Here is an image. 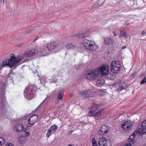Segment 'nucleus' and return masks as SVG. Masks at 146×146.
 <instances>
[{"mask_svg": "<svg viewBox=\"0 0 146 146\" xmlns=\"http://www.w3.org/2000/svg\"><path fill=\"white\" fill-rule=\"evenodd\" d=\"M109 70V66L107 65L103 64L99 68L88 71L84 75V77L87 80H93L96 79L100 74L102 76H108Z\"/></svg>", "mask_w": 146, "mask_h": 146, "instance_id": "1", "label": "nucleus"}, {"mask_svg": "<svg viewBox=\"0 0 146 146\" xmlns=\"http://www.w3.org/2000/svg\"><path fill=\"white\" fill-rule=\"evenodd\" d=\"M23 58V57L20 56L17 58L14 55L11 56V58L9 59L4 60L0 65V70L3 67L5 66H8L11 68L20 62Z\"/></svg>", "mask_w": 146, "mask_h": 146, "instance_id": "2", "label": "nucleus"}, {"mask_svg": "<svg viewBox=\"0 0 146 146\" xmlns=\"http://www.w3.org/2000/svg\"><path fill=\"white\" fill-rule=\"evenodd\" d=\"M101 106L97 104L93 105L89 114V116H94L95 119L98 120L99 117L101 116Z\"/></svg>", "mask_w": 146, "mask_h": 146, "instance_id": "3", "label": "nucleus"}, {"mask_svg": "<svg viewBox=\"0 0 146 146\" xmlns=\"http://www.w3.org/2000/svg\"><path fill=\"white\" fill-rule=\"evenodd\" d=\"M83 44L86 49L91 51L96 50L98 48L95 43L91 40L84 39L83 42Z\"/></svg>", "mask_w": 146, "mask_h": 146, "instance_id": "4", "label": "nucleus"}, {"mask_svg": "<svg viewBox=\"0 0 146 146\" xmlns=\"http://www.w3.org/2000/svg\"><path fill=\"white\" fill-rule=\"evenodd\" d=\"M35 90L34 88H30L28 86L27 87L26 90L24 91V96L27 99L30 100L34 97L35 94Z\"/></svg>", "mask_w": 146, "mask_h": 146, "instance_id": "5", "label": "nucleus"}, {"mask_svg": "<svg viewBox=\"0 0 146 146\" xmlns=\"http://www.w3.org/2000/svg\"><path fill=\"white\" fill-rule=\"evenodd\" d=\"M111 71L115 73H117L120 71L121 65L119 61L114 60L111 63L110 66Z\"/></svg>", "mask_w": 146, "mask_h": 146, "instance_id": "6", "label": "nucleus"}, {"mask_svg": "<svg viewBox=\"0 0 146 146\" xmlns=\"http://www.w3.org/2000/svg\"><path fill=\"white\" fill-rule=\"evenodd\" d=\"M79 94L81 96L83 97H91L94 96V92L90 89L80 91Z\"/></svg>", "mask_w": 146, "mask_h": 146, "instance_id": "7", "label": "nucleus"}, {"mask_svg": "<svg viewBox=\"0 0 146 146\" xmlns=\"http://www.w3.org/2000/svg\"><path fill=\"white\" fill-rule=\"evenodd\" d=\"M133 126V122L130 121L125 122L122 123L121 128L125 131L131 130Z\"/></svg>", "mask_w": 146, "mask_h": 146, "instance_id": "8", "label": "nucleus"}, {"mask_svg": "<svg viewBox=\"0 0 146 146\" xmlns=\"http://www.w3.org/2000/svg\"><path fill=\"white\" fill-rule=\"evenodd\" d=\"M38 116L37 115H33L29 119V123L27 124V126L29 127L32 126L35 123L38 121Z\"/></svg>", "mask_w": 146, "mask_h": 146, "instance_id": "9", "label": "nucleus"}, {"mask_svg": "<svg viewBox=\"0 0 146 146\" xmlns=\"http://www.w3.org/2000/svg\"><path fill=\"white\" fill-rule=\"evenodd\" d=\"M57 127L56 125H54L51 126L49 128L46 133V136L48 137L52 134H53L56 130Z\"/></svg>", "mask_w": 146, "mask_h": 146, "instance_id": "10", "label": "nucleus"}, {"mask_svg": "<svg viewBox=\"0 0 146 146\" xmlns=\"http://www.w3.org/2000/svg\"><path fill=\"white\" fill-rule=\"evenodd\" d=\"M139 131L141 135H143L146 133V120L142 123L141 127L139 129Z\"/></svg>", "mask_w": 146, "mask_h": 146, "instance_id": "11", "label": "nucleus"}, {"mask_svg": "<svg viewBox=\"0 0 146 146\" xmlns=\"http://www.w3.org/2000/svg\"><path fill=\"white\" fill-rule=\"evenodd\" d=\"M58 44L56 42L52 41L48 44L46 46V48L49 50H52L56 48Z\"/></svg>", "mask_w": 146, "mask_h": 146, "instance_id": "12", "label": "nucleus"}, {"mask_svg": "<svg viewBox=\"0 0 146 146\" xmlns=\"http://www.w3.org/2000/svg\"><path fill=\"white\" fill-rule=\"evenodd\" d=\"M38 52V51L35 49L33 50L25 52L24 56L25 57H31L35 55Z\"/></svg>", "mask_w": 146, "mask_h": 146, "instance_id": "13", "label": "nucleus"}, {"mask_svg": "<svg viewBox=\"0 0 146 146\" xmlns=\"http://www.w3.org/2000/svg\"><path fill=\"white\" fill-rule=\"evenodd\" d=\"M5 95L4 93L0 95V102L2 108H3L7 104Z\"/></svg>", "mask_w": 146, "mask_h": 146, "instance_id": "14", "label": "nucleus"}, {"mask_svg": "<svg viewBox=\"0 0 146 146\" xmlns=\"http://www.w3.org/2000/svg\"><path fill=\"white\" fill-rule=\"evenodd\" d=\"M90 32L89 29H87L80 31L78 33V36H88L89 35Z\"/></svg>", "mask_w": 146, "mask_h": 146, "instance_id": "15", "label": "nucleus"}, {"mask_svg": "<svg viewBox=\"0 0 146 146\" xmlns=\"http://www.w3.org/2000/svg\"><path fill=\"white\" fill-rule=\"evenodd\" d=\"M98 144L99 146H107L108 145L106 139L103 137L100 139Z\"/></svg>", "mask_w": 146, "mask_h": 146, "instance_id": "16", "label": "nucleus"}, {"mask_svg": "<svg viewBox=\"0 0 146 146\" xmlns=\"http://www.w3.org/2000/svg\"><path fill=\"white\" fill-rule=\"evenodd\" d=\"M118 84L119 85V87L117 90V92H120L123 89L125 88L124 87V86L125 84H121L119 82H115L112 84V86H115Z\"/></svg>", "mask_w": 146, "mask_h": 146, "instance_id": "17", "label": "nucleus"}, {"mask_svg": "<svg viewBox=\"0 0 146 146\" xmlns=\"http://www.w3.org/2000/svg\"><path fill=\"white\" fill-rule=\"evenodd\" d=\"M23 129V125L21 124H17L14 126V130L17 132H19L22 131Z\"/></svg>", "mask_w": 146, "mask_h": 146, "instance_id": "18", "label": "nucleus"}, {"mask_svg": "<svg viewBox=\"0 0 146 146\" xmlns=\"http://www.w3.org/2000/svg\"><path fill=\"white\" fill-rule=\"evenodd\" d=\"M38 26H36L33 27L31 29L26 30L23 32V34L22 35H26L29 34L31 32L36 30L38 28H39Z\"/></svg>", "mask_w": 146, "mask_h": 146, "instance_id": "19", "label": "nucleus"}, {"mask_svg": "<svg viewBox=\"0 0 146 146\" xmlns=\"http://www.w3.org/2000/svg\"><path fill=\"white\" fill-rule=\"evenodd\" d=\"M104 41L105 44L108 45H110L113 42V40L110 37H106L104 38Z\"/></svg>", "mask_w": 146, "mask_h": 146, "instance_id": "20", "label": "nucleus"}, {"mask_svg": "<svg viewBox=\"0 0 146 146\" xmlns=\"http://www.w3.org/2000/svg\"><path fill=\"white\" fill-rule=\"evenodd\" d=\"M103 132V134H106L109 131V127L105 125H103L100 129Z\"/></svg>", "mask_w": 146, "mask_h": 146, "instance_id": "21", "label": "nucleus"}, {"mask_svg": "<svg viewBox=\"0 0 146 146\" xmlns=\"http://www.w3.org/2000/svg\"><path fill=\"white\" fill-rule=\"evenodd\" d=\"M18 139L19 142L22 144H24L26 141L25 137L23 136H20Z\"/></svg>", "mask_w": 146, "mask_h": 146, "instance_id": "22", "label": "nucleus"}, {"mask_svg": "<svg viewBox=\"0 0 146 146\" xmlns=\"http://www.w3.org/2000/svg\"><path fill=\"white\" fill-rule=\"evenodd\" d=\"M105 81L104 80H99L97 81L96 85L98 86H100L103 85Z\"/></svg>", "mask_w": 146, "mask_h": 146, "instance_id": "23", "label": "nucleus"}, {"mask_svg": "<svg viewBox=\"0 0 146 146\" xmlns=\"http://www.w3.org/2000/svg\"><path fill=\"white\" fill-rule=\"evenodd\" d=\"M104 2V0H98L97 1V3L94 5V7L96 8L99 6V5H102Z\"/></svg>", "mask_w": 146, "mask_h": 146, "instance_id": "24", "label": "nucleus"}, {"mask_svg": "<svg viewBox=\"0 0 146 146\" xmlns=\"http://www.w3.org/2000/svg\"><path fill=\"white\" fill-rule=\"evenodd\" d=\"M64 92L63 90H61L59 92L58 95V96L57 98L60 100L62 99L63 97V93Z\"/></svg>", "mask_w": 146, "mask_h": 146, "instance_id": "25", "label": "nucleus"}, {"mask_svg": "<svg viewBox=\"0 0 146 146\" xmlns=\"http://www.w3.org/2000/svg\"><path fill=\"white\" fill-rule=\"evenodd\" d=\"M129 35V33L126 31H120V36H127Z\"/></svg>", "mask_w": 146, "mask_h": 146, "instance_id": "26", "label": "nucleus"}, {"mask_svg": "<svg viewBox=\"0 0 146 146\" xmlns=\"http://www.w3.org/2000/svg\"><path fill=\"white\" fill-rule=\"evenodd\" d=\"M66 48L68 50L70 49H72L75 48V46L71 43H69L66 46Z\"/></svg>", "mask_w": 146, "mask_h": 146, "instance_id": "27", "label": "nucleus"}, {"mask_svg": "<svg viewBox=\"0 0 146 146\" xmlns=\"http://www.w3.org/2000/svg\"><path fill=\"white\" fill-rule=\"evenodd\" d=\"M135 133H133L132 135H131L129 137V139H128V141L129 142L132 143H133L134 141V134Z\"/></svg>", "mask_w": 146, "mask_h": 146, "instance_id": "28", "label": "nucleus"}, {"mask_svg": "<svg viewBox=\"0 0 146 146\" xmlns=\"http://www.w3.org/2000/svg\"><path fill=\"white\" fill-rule=\"evenodd\" d=\"M92 146H98L97 142L96 141L95 139L94 138H93L92 139Z\"/></svg>", "mask_w": 146, "mask_h": 146, "instance_id": "29", "label": "nucleus"}, {"mask_svg": "<svg viewBox=\"0 0 146 146\" xmlns=\"http://www.w3.org/2000/svg\"><path fill=\"white\" fill-rule=\"evenodd\" d=\"M97 134L98 135H104V134H103V132L100 129V130L98 132Z\"/></svg>", "mask_w": 146, "mask_h": 146, "instance_id": "30", "label": "nucleus"}, {"mask_svg": "<svg viewBox=\"0 0 146 146\" xmlns=\"http://www.w3.org/2000/svg\"><path fill=\"white\" fill-rule=\"evenodd\" d=\"M145 83L146 84V77L144 78L140 82V84L141 85H142Z\"/></svg>", "mask_w": 146, "mask_h": 146, "instance_id": "31", "label": "nucleus"}, {"mask_svg": "<svg viewBox=\"0 0 146 146\" xmlns=\"http://www.w3.org/2000/svg\"><path fill=\"white\" fill-rule=\"evenodd\" d=\"M135 74L136 73L135 72H133V73L130 76V79H133V78L135 76Z\"/></svg>", "mask_w": 146, "mask_h": 146, "instance_id": "32", "label": "nucleus"}, {"mask_svg": "<svg viewBox=\"0 0 146 146\" xmlns=\"http://www.w3.org/2000/svg\"><path fill=\"white\" fill-rule=\"evenodd\" d=\"M6 146H14L13 144L11 142H7L6 145Z\"/></svg>", "mask_w": 146, "mask_h": 146, "instance_id": "33", "label": "nucleus"}, {"mask_svg": "<svg viewBox=\"0 0 146 146\" xmlns=\"http://www.w3.org/2000/svg\"><path fill=\"white\" fill-rule=\"evenodd\" d=\"M4 139L0 137V146H1L2 145L1 142L3 141L4 142Z\"/></svg>", "mask_w": 146, "mask_h": 146, "instance_id": "34", "label": "nucleus"}, {"mask_svg": "<svg viewBox=\"0 0 146 146\" xmlns=\"http://www.w3.org/2000/svg\"><path fill=\"white\" fill-rule=\"evenodd\" d=\"M46 103L45 102V99L41 103V104L39 105V106L37 108V109H38L40 106L42 104H45Z\"/></svg>", "mask_w": 146, "mask_h": 146, "instance_id": "35", "label": "nucleus"}, {"mask_svg": "<svg viewBox=\"0 0 146 146\" xmlns=\"http://www.w3.org/2000/svg\"><path fill=\"white\" fill-rule=\"evenodd\" d=\"M46 48H44V49L43 48H42V50L41 51L42 53H44L46 51Z\"/></svg>", "mask_w": 146, "mask_h": 146, "instance_id": "36", "label": "nucleus"}, {"mask_svg": "<svg viewBox=\"0 0 146 146\" xmlns=\"http://www.w3.org/2000/svg\"><path fill=\"white\" fill-rule=\"evenodd\" d=\"M75 68L77 70H78L79 68V65H76L75 67Z\"/></svg>", "mask_w": 146, "mask_h": 146, "instance_id": "37", "label": "nucleus"}, {"mask_svg": "<svg viewBox=\"0 0 146 146\" xmlns=\"http://www.w3.org/2000/svg\"><path fill=\"white\" fill-rule=\"evenodd\" d=\"M0 1L1 2H2L3 3H6L7 1V0H0Z\"/></svg>", "mask_w": 146, "mask_h": 146, "instance_id": "38", "label": "nucleus"}, {"mask_svg": "<svg viewBox=\"0 0 146 146\" xmlns=\"http://www.w3.org/2000/svg\"><path fill=\"white\" fill-rule=\"evenodd\" d=\"M146 33V32H145L144 31H143L142 32L141 34L143 35H145V34Z\"/></svg>", "mask_w": 146, "mask_h": 146, "instance_id": "39", "label": "nucleus"}, {"mask_svg": "<svg viewBox=\"0 0 146 146\" xmlns=\"http://www.w3.org/2000/svg\"><path fill=\"white\" fill-rule=\"evenodd\" d=\"M126 48V46H124L122 47V48L123 49H124Z\"/></svg>", "mask_w": 146, "mask_h": 146, "instance_id": "40", "label": "nucleus"}, {"mask_svg": "<svg viewBox=\"0 0 146 146\" xmlns=\"http://www.w3.org/2000/svg\"><path fill=\"white\" fill-rule=\"evenodd\" d=\"M80 123L81 124H82L84 125H85L86 124V123H83V122H80Z\"/></svg>", "mask_w": 146, "mask_h": 146, "instance_id": "41", "label": "nucleus"}, {"mask_svg": "<svg viewBox=\"0 0 146 146\" xmlns=\"http://www.w3.org/2000/svg\"><path fill=\"white\" fill-rule=\"evenodd\" d=\"M132 145H131V144H127V146H131Z\"/></svg>", "mask_w": 146, "mask_h": 146, "instance_id": "42", "label": "nucleus"}, {"mask_svg": "<svg viewBox=\"0 0 146 146\" xmlns=\"http://www.w3.org/2000/svg\"><path fill=\"white\" fill-rule=\"evenodd\" d=\"M113 33L115 36H116L117 35V34L115 33L114 32H113Z\"/></svg>", "mask_w": 146, "mask_h": 146, "instance_id": "43", "label": "nucleus"}, {"mask_svg": "<svg viewBox=\"0 0 146 146\" xmlns=\"http://www.w3.org/2000/svg\"><path fill=\"white\" fill-rule=\"evenodd\" d=\"M27 136L28 137L29 136V132H28V133H27Z\"/></svg>", "mask_w": 146, "mask_h": 146, "instance_id": "44", "label": "nucleus"}, {"mask_svg": "<svg viewBox=\"0 0 146 146\" xmlns=\"http://www.w3.org/2000/svg\"><path fill=\"white\" fill-rule=\"evenodd\" d=\"M73 131L72 130L70 131V134H71L72 133V132H73Z\"/></svg>", "mask_w": 146, "mask_h": 146, "instance_id": "45", "label": "nucleus"}, {"mask_svg": "<svg viewBox=\"0 0 146 146\" xmlns=\"http://www.w3.org/2000/svg\"><path fill=\"white\" fill-rule=\"evenodd\" d=\"M131 2H132L131 1H129V2H128V3H131Z\"/></svg>", "mask_w": 146, "mask_h": 146, "instance_id": "46", "label": "nucleus"}, {"mask_svg": "<svg viewBox=\"0 0 146 146\" xmlns=\"http://www.w3.org/2000/svg\"><path fill=\"white\" fill-rule=\"evenodd\" d=\"M127 5H128V6H129V7H130L131 6V5H128V4Z\"/></svg>", "mask_w": 146, "mask_h": 146, "instance_id": "47", "label": "nucleus"}, {"mask_svg": "<svg viewBox=\"0 0 146 146\" xmlns=\"http://www.w3.org/2000/svg\"><path fill=\"white\" fill-rule=\"evenodd\" d=\"M136 136V135H135V134H134V137L135 136Z\"/></svg>", "mask_w": 146, "mask_h": 146, "instance_id": "48", "label": "nucleus"}, {"mask_svg": "<svg viewBox=\"0 0 146 146\" xmlns=\"http://www.w3.org/2000/svg\"><path fill=\"white\" fill-rule=\"evenodd\" d=\"M143 1L142 0L141 1V2H143Z\"/></svg>", "mask_w": 146, "mask_h": 146, "instance_id": "49", "label": "nucleus"}, {"mask_svg": "<svg viewBox=\"0 0 146 146\" xmlns=\"http://www.w3.org/2000/svg\"><path fill=\"white\" fill-rule=\"evenodd\" d=\"M36 39H37V38H36V39L35 40H36Z\"/></svg>", "mask_w": 146, "mask_h": 146, "instance_id": "50", "label": "nucleus"}, {"mask_svg": "<svg viewBox=\"0 0 146 146\" xmlns=\"http://www.w3.org/2000/svg\"><path fill=\"white\" fill-rule=\"evenodd\" d=\"M72 95H72L71 94V96H72Z\"/></svg>", "mask_w": 146, "mask_h": 146, "instance_id": "51", "label": "nucleus"}, {"mask_svg": "<svg viewBox=\"0 0 146 146\" xmlns=\"http://www.w3.org/2000/svg\"><path fill=\"white\" fill-rule=\"evenodd\" d=\"M8 77H9V75H8Z\"/></svg>", "mask_w": 146, "mask_h": 146, "instance_id": "52", "label": "nucleus"}]
</instances>
